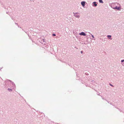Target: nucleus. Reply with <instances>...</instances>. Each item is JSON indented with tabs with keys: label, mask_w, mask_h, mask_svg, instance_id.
Here are the masks:
<instances>
[{
	"label": "nucleus",
	"mask_w": 124,
	"mask_h": 124,
	"mask_svg": "<svg viewBox=\"0 0 124 124\" xmlns=\"http://www.w3.org/2000/svg\"><path fill=\"white\" fill-rule=\"evenodd\" d=\"M79 35H81L85 36L86 34L84 32H82L79 34Z\"/></svg>",
	"instance_id": "f257e3e1"
},
{
	"label": "nucleus",
	"mask_w": 124,
	"mask_h": 124,
	"mask_svg": "<svg viewBox=\"0 0 124 124\" xmlns=\"http://www.w3.org/2000/svg\"><path fill=\"white\" fill-rule=\"evenodd\" d=\"M81 4L84 7L85 5V1H82L81 2Z\"/></svg>",
	"instance_id": "f03ea898"
},
{
	"label": "nucleus",
	"mask_w": 124,
	"mask_h": 124,
	"mask_svg": "<svg viewBox=\"0 0 124 124\" xmlns=\"http://www.w3.org/2000/svg\"><path fill=\"white\" fill-rule=\"evenodd\" d=\"M114 8L115 9H117L118 10H119L120 9V7H116Z\"/></svg>",
	"instance_id": "7ed1b4c3"
},
{
	"label": "nucleus",
	"mask_w": 124,
	"mask_h": 124,
	"mask_svg": "<svg viewBox=\"0 0 124 124\" xmlns=\"http://www.w3.org/2000/svg\"><path fill=\"white\" fill-rule=\"evenodd\" d=\"M99 2H100L101 3H103V2L102 0H99Z\"/></svg>",
	"instance_id": "20e7f679"
},
{
	"label": "nucleus",
	"mask_w": 124,
	"mask_h": 124,
	"mask_svg": "<svg viewBox=\"0 0 124 124\" xmlns=\"http://www.w3.org/2000/svg\"><path fill=\"white\" fill-rule=\"evenodd\" d=\"M124 61V60H122L121 61V62H123Z\"/></svg>",
	"instance_id": "39448f33"
},
{
	"label": "nucleus",
	"mask_w": 124,
	"mask_h": 124,
	"mask_svg": "<svg viewBox=\"0 0 124 124\" xmlns=\"http://www.w3.org/2000/svg\"><path fill=\"white\" fill-rule=\"evenodd\" d=\"M53 36H55V34H53Z\"/></svg>",
	"instance_id": "423d86ee"
},
{
	"label": "nucleus",
	"mask_w": 124,
	"mask_h": 124,
	"mask_svg": "<svg viewBox=\"0 0 124 124\" xmlns=\"http://www.w3.org/2000/svg\"><path fill=\"white\" fill-rule=\"evenodd\" d=\"M108 37H111V36L110 35H109H109H108Z\"/></svg>",
	"instance_id": "0eeeda50"
},
{
	"label": "nucleus",
	"mask_w": 124,
	"mask_h": 124,
	"mask_svg": "<svg viewBox=\"0 0 124 124\" xmlns=\"http://www.w3.org/2000/svg\"><path fill=\"white\" fill-rule=\"evenodd\" d=\"M94 5L95 6H96L97 5V4H96L95 3L94 4Z\"/></svg>",
	"instance_id": "6e6552de"
},
{
	"label": "nucleus",
	"mask_w": 124,
	"mask_h": 124,
	"mask_svg": "<svg viewBox=\"0 0 124 124\" xmlns=\"http://www.w3.org/2000/svg\"><path fill=\"white\" fill-rule=\"evenodd\" d=\"M9 91H12V90L11 89H9Z\"/></svg>",
	"instance_id": "1a4fd4ad"
},
{
	"label": "nucleus",
	"mask_w": 124,
	"mask_h": 124,
	"mask_svg": "<svg viewBox=\"0 0 124 124\" xmlns=\"http://www.w3.org/2000/svg\"><path fill=\"white\" fill-rule=\"evenodd\" d=\"M83 51H81V54H82V53H83Z\"/></svg>",
	"instance_id": "9d476101"
},
{
	"label": "nucleus",
	"mask_w": 124,
	"mask_h": 124,
	"mask_svg": "<svg viewBox=\"0 0 124 124\" xmlns=\"http://www.w3.org/2000/svg\"><path fill=\"white\" fill-rule=\"evenodd\" d=\"M110 85L111 86H113V85H111V84H110Z\"/></svg>",
	"instance_id": "9b49d317"
},
{
	"label": "nucleus",
	"mask_w": 124,
	"mask_h": 124,
	"mask_svg": "<svg viewBox=\"0 0 124 124\" xmlns=\"http://www.w3.org/2000/svg\"><path fill=\"white\" fill-rule=\"evenodd\" d=\"M92 36L94 38V36H93V35H92Z\"/></svg>",
	"instance_id": "f8f14e48"
},
{
	"label": "nucleus",
	"mask_w": 124,
	"mask_h": 124,
	"mask_svg": "<svg viewBox=\"0 0 124 124\" xmlns=\"http://www.w3.org/2000/svg\"><path fill=\"white\" fill-rule=\"evenodd\" d=\"M109 38L110 39V37H109Z\"/></svg>",
	"instance_id": "ddd939ff"
}]
</instances>
